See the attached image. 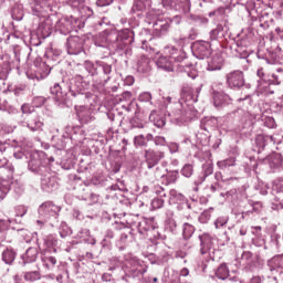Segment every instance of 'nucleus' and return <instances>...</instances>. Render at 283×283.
Returning <instances> with one entry per match:
<instances>
[{
  "label": "nucleus",
  "instance_id": "1",
  "mask_svg": "<svg viewBox=\"0 0 283 283\" xmlns=\"http://www.w3.org/2000/svg\"><path fill=\"white\" fill-rule=\"evenodd\" d=\"M198 103V92L191 87H185L181 91V98L174 104V107L168 111V116L171 123L182 125L187 120H191L196 116L193 104Z\"/></svg>",
  "mask_w": 283,
  "mask_h": 283
},
{
  "label": "nucleus",
  "instance_id": "2",
  "mask_svg": "<svg viewBox=\"0 0 283 283\" xmlns=\"http://www.w3.org/2000/svg\"><path fill=\"white\" fill-rule=\"evenodd\" d=\"M0 191L1 193H9L13 191L15 196H21L24 191L23 186L19 180H14V166L8 163V159H0Z\"/></svg>",
  "mask_w": 283,
  "mask_h": 283
},
{
  "label": "nucleus",
  "instance_id": "3",
  "mask_svg": "<svg viewBox=\"0 0 283 283\" xmlns=\"http://www.w3.org/2000/svg\"><path fill=\"white\" fill-rule=\"evenodd\" d=\"M84 70L88 72L90 76H99L101 83H107L112 76V64H107L103 61H96L95 63L86 60L84 62Z\"/></svg>",
  "mask_w": 283,
  "mask_h": 283
},
{
  "label": "nucleus",
  "instance_id": "4",
  "mask_svg": "<svg viewBox=\"0 0 283 283\" xmlns=\"http://www.w3.org/2000/svg\"><path fill=\"white\" fill-rule=\"evenodd\" d=\"M61 208L54 205L52 201H46L42 203L39 208L40 220L36 221L38 224H43L44 222H50L51 227H56L59 222V212Z\"/></svg>",
  "mask_w": 283,
  "mask_h": 283
},
{
  "label": "nucleus",
  "instance_id": "5",
  "mask_svg": "<svg viewBox=\"0 0 283 283\" xmlns=\"http://www.w3.org/2000/svg\"><path fill=\"white\" fill-rule=\"evenodd\" d=\"M164 53L168 55L169 59H172L175 63H177V71L178 72H189L191 67H193L192 63H189L187 60V52L178 49L174 45H166L164 48Z\"/></svg>",
  "mask_w": 283,
  "mask_h": 283
},
{
  "label": "nucleus",
  "instance_id": "6",
  "mask_svg": "<svg viewBox=\"0 0 283 283\" xmlns=\"http://www.w3.org/2000/svg\"><path fill=\"white\" fill-rule=\"evenodd\" d=\"M44 59L45 61L40 63L38 72H40L42 76H49L50 72H52V67L61 62V50H48L44 54Z\"/></svg>",
  "mask_w": 283,
  "mask_h": 283
},
{
  "label": "nucleus",
  "instance_id": "7",
  "mask_svg": "<svg viewBox=\"0 0 283 283\" xmlns=\"http://www.w3.org/2000/svg\"><path fill=\"white\" fill-rule=\"evenodd\" d=\"M134 43V31L124 29L118 32L112 46L116 52H125Z\"/></svg>",
  "mask_w": 283,
  "mask_h": 283
},
{
  "label": "nucleus",
  "instance_id": "8",
  "mask_svg": "<svg viewBox=\"0 0 283 283\" xmlns=\"http://www.w3.org/2000/svg\"><path fill=\"white\" fill-rule=\"evenodd\" d=\"M180 15H176L172 18V20L169 18H158L156 21H153L155 36H167V34H169V30H171V22L174 21V23H180Z\"/></svg>",
  "mask_w": 283,
  "mask_h": 283
},
{
  "label": "nucleus",
  "instance_id": "9",
  "mask_svg": "<svg viewBox=\"0 0 283 283\" xmlns=\"http://www.w3.org/2000/svg\"><path fill=\"white\" fill-rule=\"evenodd\" d=\"M76 28H82L81 20L74 17L61 19L55 24V30L60 32V34H70V32L76 30Z\"/></svg>",
  "mask_w": 283,
  "mask_h": 283
},
{
  "label": "nucleus",
  "instance_id": "10",
  "mask_svg": "<svg viewBox=\"0 0 283 283\" xmlns=\"http://www.w3.org/2000/svg\"><path fill=\"white\" fill-rule=\"evenodd\" d=\"M227 85L231 90H240V87H250L244 83V73L240 70L231 71L226 75Z\"/></svg>",
  "mask_w": 283,
  "mask_h": 283
},
{
  "label": "nucleus",
  "instance_id": "11",
  "mask_svg": "<svg viewBox=\"0 0 283 283\" xmlns=\"http://www.w3.org/2000/svg\"><path fill=\"white\" fill-rule=\"evenodd\" d=\"M28 169L29 171H32V174H36L38 176H43L45 171H48V167L43 164L41 154L32 153L30 155V159L28 161Z\"/></svg>",
  "mask_w": 283,
  "mask_h": 283
},
{
  "label": "nucleus",
  "instance_id": "12",
  "mask_svg": "<svg viewBox=\"0 0 283 283\" xmlns=\"http://www.w3.org/2000/svg\"><path fill=\"white\" fill-rule=\"evenodd\" d=\"M192 54L196 59L205 60L211 56V44L205 41H197L191 45Z\"/></svg>",
  "mask_w": 283,
  "mask_h": 283
},
{
  "label": "nucleus",
  "instance_id": "13",
  "mask_svg": "<svg viewBox=\"0 0 283 283\" xmlns=\"http://www.w3.org/2000/svg\"><path fill=\"white\" fill-rule=\"evenodd\" d=\"M256 76L260 78L256 84L258 94H265L266 96H269V94H275V91L271 87L273 85V81L264 80V70H258Z\"/></svg>",
  "mask_w": 283,
  "mask_h": 283
},
{
  "label": "nucleus",
  "instance_id": "14",
  "mask_svg": "<svg viewBox=\"0 0 283 283\" xmlns=\"http://www.w3.org/2000/svg\"><path fill=\"white\" fill-rule=\"evenodd\" d=\"M41 178V188L43 191H46L48 193L55 191V189L59 188V182L56 181V177L50 172V169L44 171L43 175H40Z\"/></svg>",
  "mask_w": 283,
  "mask_h": 283
},
{
  "label": "nucleus",
  "instance_id": "15",
  "mask_svg": "<svg viewBox=\"0 0 283 283\" xmlns=\"http://www.w3.org/2000/svg\"><path fill=\"white\" fill-rule=\"evenodd\" d=\"M75 112L82 125H90V123H94V120H96V117H94V111L87 106H75Z\"/></svg>",
  "mask_w": 283,
  "mask_h": 283
},
{
  "label": "nucleus",
  "instance_id": "16",
  "mask_svg": "<svg viewBox=\"0 0 283 283\" xmlns=\"http://www.w3.org/2000/svg\"><path fill=\"white\" fill-rule=\"evenodd\" d=\"M83 43H85V41L78 35L69 38L66 42L67 54H81V52H83Z\"/></svg>",
  "mask_w": 283,
  "mask_h": 283
},
{
  "label": "nucleus",
  "instance_id": "17",
  "mask_svg": "<svg viewBox=\"0 0 283 283\" xmlns=\"http://www.w3.org/2000/svg\"><path fill=\"white\" fill-rule=\"evenodd\" d=\"M144 157L148 169H154V167H156V165H158L160 160L165 158V153L160 150L148 149L145 150Z\"/></svg>",
  "mask_w": 283,
  "mask_h": 283
},
{
  "label": "nucleus",
  "instance_id": "18",
  "mask_svg": "<svg viewBox=\"0 0 283 283\" xmlns=\"http://www.w3.org/2000/svg\"><path fill=\"white\" fill-rule=\"evenodd\" d=\"M169 196H170L169 198L170 205H177L178 211L182 209H191V206L187 201V198L182 196V193L177 192L176 190L172 189L169 191Z\"/></svg>",
  "mask_w": 283,
  "mask_h": 283
},
{
  "label": "nucleus",
  "instance_id": "19",
  "mask_svg": "<svg viewBox=\"0 0 283 283\" xmlns=\"http://www.w3.org/2000/svg\"><path fill=\"white\" fill-rule=\"evenodd\" d=\"M156 65L158 70H164V72H174L175 70H178V62L169 56H160L156 61Z\"/></svg>",
  "mask_w": 283,
  "mask_h": 283
},
{
  "label": "nucleus",
  "instance_id": "20",
  "mask_svg": "<svg viewBox=\"0 0 283 283\" xmlns=\"http://www.w3.org/2000/svg\"><path fill=\"white\" fill-rule=\"evenodd\" d=\"M212 103L214 107L220 109V107H224V105H229V103H231V97L222 91H213Z\"/></svg>",
  "mask_w": 283,
  "mask_h": 283
},
{
  "label": "nucleus",
  "instance_id": "21",
  "mask_svg": "<svg viewBox=\"0 0 283 283\" xmlns=\"http://www.w3.org/2000/svg\"><path fill=\"white\" fill-rule=\"evenodd\" d=\"M224 66V57H222L220 54H214L210 59H208V65L206 70L208 72H218L222 70Z\"/></svg>",
  "mask_w": 283,
  "mask_h": 283
},
{
  "label": "nucleus",
  "instance_id": "22",
  "mask_svg": "<svg viewBox=\"0 0 283 283\" xmlns=\"http://www.w3.org/2000/svg\"><path fill=\"white\" fill-rule=\"evenodd\" d=\"M202 171H203L202 175H200L195 180L196 187L193 188V191H198V187H200V185H202V182H205V180H207V178H209V176H211V174H213V164L212 163L203 164Z\"/></svg>",
  "mask_w": 283,
  "mask_h": 283
},
{
  "label": "nucleus",
  "instance_id": "23",
  "mask_svg": "<svg viewBox=\"0 0 283 283\" xmlns=\"http://www.w3.org/2000/svg\"><path fill=\"white\" fill-rule=\"evenodd\" d=\"M149 8H151V0H135L130 12L132 14H137V17H140V14L146 12V10H149Z\"/></svg>",
  "mask_w": 283,
  "mask_h": 283
},
{
  "label": "nucleus",
  "instance_id": "24",
  "mask_svg": "<svg viewBox=\"0 0 283 283\" xmlns=\"http://www.w3.org/2000/svg\"><path fill=\"white\" fill-rule=\"evenodd\" d=\"M51 94H52L55 103H57V105H63V103H65V96L67 93L65 91H63V85L55 83L51 87Z\"/></svg>",
  "mask_w": 283,
  "mask_h": 283
},
{
  "label": "nucleus",
  "instance_id": "25",
  "mask_svg": "<svg viewBox=\"0 0 283 283\" xmlns=\"http://www.w3.org/2000/svg\"><path fill=\"white\" fill-rule=\"evenodd\" d=\"M29 6L33 17H43V13L45 12V0H30Z\"/></svg>",
  "mask_w": 283,
  "mask_h": 283
},
{
  "label": "nucleus",
  "instance_id": "26",
  "mask_svg": "<svg viewBox=\"0 0 283 283\" xmlns=\"http://www.w3.org/2000/svg\"><path fill=\"white\" fill-rule=\"evenodd\" d=\"M264 165H269L270 169H280L283 165L282 155L272 153L264 159Z\"/></svg>",
  "mask_w": 283,
  "mask_h": 283
},
{
  "label": "nucleus",
  "instance_id": "27",
  "mask_svg": "<svg viewBox=\"0 0 283 283\" xmlns=\"http://www.w3.org/2000/svg\"><path fill=\"white\" fill-rule=\"evenodd\" d=\"M268 266L272 273H283V254L275 255L269 260Z\"/></svg>",
  "mask_w": 283,
  "mask_h": 283
},
{
  "label": "nucleus",
  "instance_id": "28",
  "mask_svg": "<svg viewBox=\"0 0 283 283\" xmlns=\"http://www.w3.org/2000/svg\"><path fill=\"white\" fill-rule=\"evenodd\" d=\"M137 72L140 74H147L148 72H151V59L147 55H142L137 60Z\"/></svg>",
  "mask_w": 283,
  "mask_h": 283
},
{
  "label": "nucleus",
  "instance_id": "29",
  "mask_svg": "<svg viewBox=\"0 0 283 283\" xmlns=\"http://www.w3.org/2000/svg\"><path fill=\"white\" fill-rule=\"evenodd\" d=\"M200 242H201V255H211L212 247H213V240H211V237L209 234H202L199 235Z\"/></svg>",
  "mask_w": 283,
  "mask_h": 283
},
{
  "label": "nucleus",
  "instance_id": "30",
  "mask_svg": "<svg viewBox=\"0 0 283 283\" xmlns=\"http://www.w3.org/2000/svg\"><path fill=\"white\" fill-rule=\"evenodd\" d=\"M171 10H175V12H178V14H189V12H191V1L176 0Z\"/></svg>",
  "mask_w": 283,
  "mask_h": 283
},
{
  "label": "nucleus",
  "instance_id": "31",
  "mask_svg": "<svg viewBox=\"0 0 283 283\" xmlns=\"http://www.w3.org/2000/svg\"><path fill=\"white\" fill-rule=\"evenodd\" d=\"M27 127L30 132H43V120L40 116L34 115L27 122Z\"/></svg>",
  "mask_w": 283,
  "mask_h": 283
},
{
  "label": "nucleus",
  "instance_id": "32",
  "mask_svg": "<svg viewBox=\"0 0 283 283\" xmlns=\"http://www.w3.org/2000/svg\"><path fill=\"white\" fill-rule=\"evenodd\" d=\"M39 255V250L36 248H29L24 254H22L23 264H31V262H36Z\"/></svg>",
  "mask_w": 283,
  "mask_h": 283
},
{
  "label": "nucleus",
  "instance_id": "33",
  "mask_svg": "<svg viewBox=\"0 0 283 283\" xmlns=\"http://www.w3.org/2000/svg\"><path fill=\"white\" fill-rule=\"evenodd\" d=\"M14 260H17V252L10 248H7L2 252V262H4V264H12Z\"/></svg>",
  "mask_w": 283,
  "mask_h": 283
},
{
  "label": "nucleus",
  "instance_id": "34",
  "mask_svg": "<svg viewBox=\"0 0 283 283\" xmlns=\"http://www.w3.org/2000/svg\"><path fill=\"white\" fill-rule=\"evenodd\" d=\"M256 147L264 149L269 143H273V137L268 135H258L255 138Z\"/></svg>",
  "mask_w": 283,
  "mask_h": 283
},
{
  "label": "nucleus",
  "instance_id": "35",
  "mask_svg": "<svg viewBox=\"0 0 283 283\" xmlns=\"http://www.w3.org/2000/svg\"><path fill=\"white\" fill-rule=\"evenodd\" d=\"M145 125H147V122L140 118V115H136L130 119L132 129H144Z\"/></svg>",
  "mask_w": 283,
  "mask_h": 283
},
{
  "label": "nucleus",
  "instance_id": "36",
  "mask_svg": "<svg viewBox=\"0 0 283 283\" xmlns=\"http://www.w3.org/2000/svg\"><path fill=\"white\" fill-rule=\"evenodd\" d=\"M149 118H150V120H153L155 127L160 128V127H165V125H166L165 118L160 115H157L156 111H153Z\"/></svg>",
  "mask_w": 283,
  "mask_h": 283
},
{
  "label": "nucleus",
  "instance_id": "37",
  "mask_svg": "<svg viewBox=\"0 0 283 283\" xmlns=\"http://www.w3.org/2000/svg\"><path fill=\"white\" fill-rule=\"evenodd\" d=\"M41 260L46 271H52L56 266V258L54 256H43Z\"/></svg>",
  "mask_w": 283,
  "mask_h": 283
},
{
  "label": "nucleus",
  "instance_id": "38",
  "mask_svg": "<svg viewBox=\"0 0 283 283\" xmlns=\"http://www.w3.org/2000/svg\"><path fill=\"white\" fill-rule=\"evenodd\" d=\"M217 167L224 171V169H229V167H235V158L230 157L228 159H223L217 163Z\"/></svg>",
  "mask_w": 283,
  "mask_h": 283
},
{
  "label": "nucleus",
  "instance_id": "39",
  "mask_svg": "<svg viewBox=\"0 0 283 283\" xmlns=\"http://www.w3.org/2000/svg\"><path fill=\"white\" fill-rule=\"evenodd\" d=\"M216 275L219 280H227V277H229V268L227 266V264L223 263L219 265Z\"/></svg>",
  "mask_w": 283,
  "mask_h": 283
},
{
  "label": "nucleus",
  "instance_id": "40",
  "mask_svg": "<svg viewBox=\"0 0 283 283\" xmlns=\"http://www.w3.org/2000/svg\"><path fill=\"white\" fill-rule=\"evenodd\" d=\"M149 229H151V226L149 224V221H147V219H142L137 224V231L142 235H145V233H147Z\"/></svg>",
  "mask_w": 283,
  "mask_h": 283
},
{
  "label": "nucleus",
  "instance_id": "41",
  "mask_svg": "<svg viewBox=\"0 0 283 283\" xmlns=\"http://www.w3.org/2000/svg\"><path fill=\"white\" fill-rule=\"evenodd\" d=\"M41 277V273L39 271H30L24 272V280L25 282H36Z\"/></svg>",
  "mask_w": 283,
  "mask_h": 283
},
{
  "label": "nucleus",
  "instance_id": "42",
  "mask_svg": "<svg viewBox=\"0 0 283 283\" xmlns=\"http://www.w3.org/2000/svg\"><path fill=\"white\" fill-rule=\"evenodd\" d=\"M12 17L15 21H21L23 19V4H15L13 7Z\"/></svg>",
  "mask_w": 283,
  "mask_h": 283
},
{
  "label": "nucleus",
  "instance_id": "43",
  "mask_svg": "<svg viewBox=\"0 0 283 283\" xmlns=\"http://www.w3.org/2000/svg\"><path fill=\"white\" fill-rule=\"evenodd\" d=\"M217 123H218V120L216 118H203L201 120V127L206 132H209L211 129V127H216Z\"/></svg>",
  "mask_w": 283,
  "mask_h": 283
},
{
  "label": "nucleus",
  "instance_id": "44",
  "mask_svg": "<svg viewBox=\"0 0 283 283\" xmlns=\"http://www.w3.org/2000/svg\"><path fill=\"white\" fill-rule=\"evenodd\" d=\"M71 85L67 87L69 92L71 93L72 96H78V98H85V95L81 93V90L76 88V80H71Z\"/></svg>",
  "mask_w": 283,
  "mask_h": 283
},
{
  "label": "nucleus",
  "instance_id": "45",
  "mask_svg": "<svg viewBox=\"0 0 283 283\" xmlns=\"http://www.w3.org/2000/svg\"><path fill=\"white\" fill-rule=\"evenodd\" d=\"M196 232V228L189 223H184V229H182V235L185 240H189L191 235Z\"/></svg>",
  "mask_w": 283,
  "mask_h": 283
},
{
  "label": "nucleus",
  "instance_id": "46",
  "mask_svg": "<svg viewBox=\"0 0 283 283\" xmlns=\"http://www.w3.org/2000/svg\"><path fill=\"white\" fill-rule=\"evenodd\" d=\"M108 41H109V38H107V35L105 33H99L95 40V45L97 48H107Z\"/></svg>",
  "mask_w": 283,
  "mask_h": 283
},
{
  "label": "nucleus",
  "instance_id": "47",
  "mask_svg": "<svg viewBox=\"0 0 283 283\" xmlns=\"http://www.w3.org/2000/svg\"><path fill=\"white\" fill-rule=\"evenodd\" d=\"M220 196L226 198V200H235L238 198V189L233 188L227 192H221Z\"/></svg>",
  "mask_w": 283,
  "mask_h": 283
},
{
  "label": "nucleus",
  "instance_id": "48",
  "mask_svg": "<svg viewBox=\"0 0 283 283\" xmlns=\"http://www.w3.org/2000/svg\"><path fill=\"white\" fill-rule=\"evenodd\" d=\"M181 175L185 176V178H191V176H193V166L186 164L181 169Z\"/></svg>",
  "mask_w": 283,
  "mask_h": 283
},
{
  "label": "nucleus",
  "instance_id": "49",
  "mask_svg": "<svg viewBox=\"0 0 283 283\" xmlns=\"http://www.w3.org/2000/svg\"><path fill=\"white\" fill-rule=\"evenodd\" d=\"M135 147H147V140L145 139V135H137L134 137Z\"/></svg>",
  "mask_w": 283,
  "mask_h": 283
},
{
  "label": "nucleus",
  "instance_id": "50",
  "mask_svg": "<svg viewBox=\"0 0 283 283\" xmlns=\"http://www.w3.org/2000/svg\"><path fill=\"white\" fill-rule=\"evenodd\" d=\"M164 178H166L167 185H174V182L178 180V171L174 170V171L167 172V175H165Z\"/></svg>",
  "mask_w": 283,
  "mask_h": 283
},
{
  "label": "nucleus",
  "instance_id": "51",
  "mask_svg": "<svg viewBox=\"0 0 283 283\" xmlns=\"http://www.w3.org/2000/svg\"><path fill=\"white\" fill-rule=\"evenodd\" d=\"M229 222V217H219L214 221L216 229H224L227 227V223Z\"/></svg>",
  "mask_w": 283,
  "mask_h": 283
},
{
  "label": "nucleus",
  "instance_id": "52",
  "mask_svg": "<svg viewBox=\"0 0 283 283\" xmlns=\"http://www.w3.org/2000/svg\"><path fill=\"white\" fill-rule=\"evenodd\" d=\"M262 120L265 127H268L269 129H275L276 124L273 117H263Z\"/></svg>",
  "mask_w": 283,
  "mask_h": 283
},
{
  "label": "nucleus",
  "instance_id": "53",
  "mask_svg": "<svg viewBox=\"0 0 283 283\" xmlns=\"http://www.w3.org/2000/svg\"><path fill=\"white\" fill-rule=\"evenodd\" d=\"M66 6H71V8H83L85 0H63Z\"/></svg>",
  "mask_w": 283,
  "mask_h": 283
},
{
  "label": "nucleus",
  "instance_id": "54",
  "mask_svg": "<svg viewBox=\"0 0 283 283\" xmlns=\"http://www.w3.org/2000/svg\"><path fill=\"white\" fill-rule=\"evenodd\" d=\"M211 220V212L209 210H205L200 216H199V222L201 224H207Z\"/></svg>",
  "mask_w": 283,
  "mask_h": 283
},
{
  "label": "nucleus",
  "instance_id": "55",
  "mask_svg": "<svg viewBox=\"0 0 283 283\" xmlns=\"http://www.w3.org/2000/svg\"><path fill=\"white\" fill-rule=\"evenodd\" d=\"M138 101L140 103H149V105H153V103H151V93H149V92L142 93L138 97Z\"/></svg>",
  "mask_w": 283,
  "mask_h": 283
},
{
  "label": "nucleus",
  "instance_id": "56",
  "mask_svg": "<svg viewBox=\"0 0 283 283\" xmlns=\"http://www.w3.org/2000/svg\"><path fill=\"white\" fill-rule=\"evenodd\" d=\"M174 105H176V103L171 104V96L164 97V109H167V116H169V109H172Z\"/></svg>",
  "mask_w": 283,
  "mask_h": 283
},
{
  "label": "nucleus",
  "instance_id": "57",
  "mask_svg": "<svg viewBox=\"0 0 283 283\" xmlns=\"http://www.w3.org/2000/svg\"><path fill=\"white\" fill-rule=\"evenodd\" d=\"M20 235H22L24 242H27V244H30V242H32V238L33 234L32 232L28 231V230H20Z\"/></svg>",
  "mask_w": 283,
  "mask_h": 283
},
{
  "label": "nucleus",
  "instance_id": "58",
  "mask_svg": "<svg viewBox=\"0 0 283 283\" xmlns=\"http://www.w3.org/2000/svg\"><path fill=\"white\" fill-rule=\"evenodd\" d=\"M242 262H245V264H251L253 262V253L250 251H245L241 255Z\"/></svg>",
  "mask_w": 283,
  "mask_h": 283
},
{
  "label": "nucleus",
  "instance_id": "59",
  "mask_svg": "<svg viewBox=\"0 0 283 283\" xmlns=\"http://www.w3.org/2000/svg\"><path fill=\"white\" fill-rule=\"evenodd\" d=\"M239 103H243V105L249 108V106L253 105V98H251V95L248 94L244 97H240L238 99Z\"/></svg>",
  "mask_w": 283,
  "mask_h": 283
},
{
  "label": "nucleus",
  "instance_id": "60",
  "mask_svg": "<svg viewBox=\"0 0 283 283\" xmlns=\"http://www.w3.org/2000/svg\"><path fill=\"white\" fill-rule=\"evenodd\" d=\"M38 30L39 32H41V34H43V36H50V34L52 33L48 23L40 24Z\"/></svg>",
  "mask_w": 283,
  "mask_h": 283
},
{
  "label": "nucleus",
  "instance_id": "61",
  "mask_svg": "<svg viewBox=\"0 0 283 283\" xmlns=\"http://www.w3.org/2000/svg\"><path fill=\"white\" fill-rule=\"evenodd\" d=\"M13 222H15L12 219H0V231H6V229H10V224H12Z\"/></svg>",
  "mask_w": 283,
  "mask_h": 283
},
{
  "label": "nucleus",
  "instance_id": "62",
  "mask_svg": "<svg viewBox=\"0 0 283 283\" xmlns=\"http://www.w3.org/2000/svg\"><path fill=\"white\" fill-rule=\"evenodd\" d=\"M167 147L170 151V154H178V150L180 149V145H178V143H168L167 144Z\"/></svg>",
  "mask_w": 283,
  "mask_h": 283
},
{
  "label": "nucleus",
  "instance_id": "63",
  "mask_svg": "<svg viewBox=\"0 0 283 283\" xmlns=\"http://www.w3.org/2000/svg\"><path fill=\"white\" fill-rule=\"evenodd\" d=\"M154 143L157 146L165 147V145H167V139L164 136H156Z\"/></svg>",
  "mask_w": 283,
  "mask_h": 283
},
{
  "label": "nucleus",
  "instance_id": "64",
  "mask_svg": "<svg viewBox=\"0 0 283 283\" xmlns=\"http://www.w3.org/2000/svg\"><path fill=\"white\" fill-rule=\"evenodd\" d=\"M177 0H161L163 7L166 10H172L174 6H176Z\"/></svg>",
  "mask_w": 283,
  "mask_h": 283
}]
</instances>
